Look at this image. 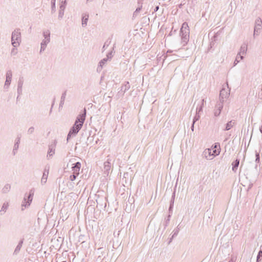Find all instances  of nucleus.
I'll return each mask as SVG.
<instances>
[{
    "label": "nucleus",
    "mask_w": 262,
    "mask_h": 262,
    "mask_svg": "<svg viewBox=\"0 0 262 262\" xmlns=\"http://www.w3.org/2000/svg\"><path fill=\"white\" fill-rule=\"evenodd\" d=\"M107 60V58H104L100 60L97 69V71H100L102 70L103 66L106 62Z\"/></svg>",
    "instance_id": "6ab92c4d"
},
{
    "label": "nucleus",
    "mask_w": 262,
    "mask_h": 262,
    "mask_svg": "<svg viewBox=\"0 0 262 262\" xmlns=\"http://www.w3.org/2000/svg\"><path fill=\"white\" fill-rule=\"evenodd\" d=\"M50 42L49 41H47L46 40H42L41 43H40V53H42V52H43L46 47H47V45Z\"/></svg>",
    "instance_id": "aec40b11"
},
{
    "label": "nucleus",
    "mask_w": 262,
    "mask_h": 262,
    "mask_svg": "<svg viewBox=\"0 0 262 262\" xmlns=\"http://www.w3.org/2000/svg\"><path fill=\"white\" fill-rule=\"evenodd\" d=\"M208 150L209 151V154H211V150L210 149H208Z\"/></svg>",
    "instance_id": "bf43d9fd"
},
{
    "label": "nucleus",
    "mask_w": 262,
    "mask_h": 262,
    "mask_svg": "<svg viewBox=\"0 0 262 262\" xmlns=\"http://www.w3.org/2000/svg\"><path fill=\"white\" fill-rule=\"evenodd\" d=\"M17 92L18 94V96L17 98H18V97L22 94L23 88H17Z\"/></svg>",
    "instance_id": "58836bf2"
},
{
    "label": "nucleus",
    "mask_w": 262,
    "mask_h": 262,
    "mask_svg": "<svg viewBox=\"0 0 262 262\" xmlns=\"http://www.w3.org/2000/svg\"><path fill=\"white\" fill-rule=\"evenodd\" d=\"M64 15V11L63 10H59V13H58V18L59 19H61L62 18Z\"/></svg>",
    "instance_id": "f704fd0d"
},
{
    "label": "nucleus",
    "mask_w": 262,
    "mask_h": 262,
    "mask_svg": "<svg viewBox=\"0 0 262 262\" xmlns=\"http://www.w3.org/2000/svg\"><path fill=\"white\" fill-rule=\"evenodd\" d=\"M93 1V0H86V1H87V2H88V1H91V2H92V1Z\"/></svg>",
    "instance_id": "680f3d73"
},
{
    "label": "nucleus",
    "mask_w": 262,
    "mask_h": 262,
    "mask_svg": "<svg viewBox=\"0 0 262 262\" xmlns=\"http://www.w3.org/2000/svg\"><path fill=\"white\" fill-rule=\"evenodd\" d=\"M86 116V110L85 108L83 110V113L81 114H79L76 118V121L73 128H74L78 130H80L83 124V123L85 119Z\"/></svg>",
    "instance_id": "7ed1b4c3"
},
{
    "label": "nucleus",
    "mask_w": 262,
    "mask_h": 262,
    "mask_svg": "<svg viewBox=\"0 0 262 262\" xmlns=\"http://www.w3.org/2000/svg\"><path fill=\"white\" fill-rule=\"evenodd\" d=\"M255 157H256L255 162L258 163L260 161V156H259V152L256 151H255Z\"/></svg>",
    "instance_id": "473e14b6"
},
{
    "label": "nucleus",
    "mask_w": 262,
    "mask_h": 262,
    "mask_svg": "<svg viewBox=\"0 0 262 262\" xmlns=\"http://www.w3.org/2000/svg\"><path fill=\"white\" fill-rule=\"evenodd\" d=\"M180 224L177 226V228L174 229L173 231V234L170 239L169 243L171 242L172 238H173L174 237H176L179 233V232L180 231Z\"/></svg>",
    "instance_id": "a878e982"
},
{
    "label": "nucleus",
    "mask_w": 262,
    "mask_h": 262,
    "mask_svg": "<svg viewBox=\"0 0 262 262\" xmlns=\"http://www.w3.org/2000/svg\"><path fill=\"white\" fill-rule=\"evenodd\" d=\"M34 127L33 126L30 127L28 130H27V134L29 135L32 134L34 132Z\"/></svg>",
    "instance_id": "2f4dec72"
},
{
    "label": "nucleus",
    "mask_w": 262,
    "mask_h": 262,
    "mask_svg": "<svg viewBox=\"0 0 262 262\" xmlns=\"http://www.w3.org/2000/svg\"><path fill=\"white\" fill-rule=\"evenodd\" d=\"M81 167V163L79 162H76L72 166V169L73 171V173L79 174V171Z\"/></svg>",
    "instance_id": "4468645a"
},
{
    "label": "nucleus",
    "mask_w": 262,
    "mask_h": 262,
    "mask_svg": "<svg viewBox=\"0 0 262 262\" xmlns=\"http://www.w3.org/2000/svg\"><path fill=\"white\" fill-rule=\"evenodd\" d=\"M79 130L74 128H73L72 127L68 134V136H67V141L68 142L69 139H70V138L72 137V136H75L77 133L79 132Z\"/></svg>",
    "instance_id": "ddd939ff"
},
{
    "label": "nucleus",
    "mask_w": 262,
    "mask_h": 262,
    "mask_svg": "<svg viewBox=\"0 0 262 262\" xmlns=\"http://www.w3.org/2000/svg\"><path fill=\"white\" fill-rule=\"evenodd\" d=\"M180 35L181 36V43L183 46H185L189 39V29L187 23L182 24L180 30Z\"/></svg>",
    "instance_id": "f257e3e1"
},
{
    "label": "nucleus",
    "mask_w": 262,
    "mask_h": 262,
    "mask_svg": "<svg viewBox=\"0 0 262 262\" xmlns=\"http://www.w3.org/2000/svg\"><path fill=\"white\" fill-rule=\"evenodd\" d=\"M77 176H78V174L73 173V174H72L70 176L69 179L71 181H73L76 179Z\"/></svg>",
    "instance_id": "4c0bfd02"
},
{
    "label": "nucleus",
    "mask_w": 262,
    "mask_h": 262,
    "mask_svg": "<svg viewBox=\"0 0 262 262\" xmlns=\"http://www.w3.org/2000/svg\"><path fill=\"white\" fill-rule=\"evenodd\" d=\"M89 15L87 13L82 14V26L83 27H85L87 25V23L89 20Z\"/></svg>",
    "instance_id": "f3484780"
},
{
    "label": "nucleus",
    "mask_w": 262,
    "mask_h": 262,
    "mask_svg": "<svg viewBox=\"0 0 262 262\" xmlns=\"http://www.w3.org/2000/svg\"><path fill=\"white\" fill-rule=\"evenodd\" d=\"M239 59H240L239 55H237V56L236 57V59L234 62V66H235L236 64H237L239 62Z\"/></svg>",
    "instance_id": "ea45409f"
},
{
    "label": "nucleus",
    "mask_w": 262,
    "mask_h": 262,
    "mask_svg": "<svg viewBox=\"0 0 262 262\" xmlns=\"http://www.w3.org/2000/svg\"><path fill=\"white\" fill-rule=\"evenodd\" d=\"M194 124H193V122H192V125L191 126V129L192 131H193L194 130Z\"/></svg>",
    "instance_id": "603ef678"
},
{
    "label": "nucleus",
    "mask_w": 262,
    "mask_h": 262,
    "mask_svg": "<svg viewBox=\"0 0 262 262\" xmlns=\"http://www.w3.org/2000/svg\"><path fill=\"white\" fill-rule=\"evenodd\" d=\"M169 52H171V51H169V50L167 51V53H169Z\"/></svg>",
    "instance_id": "e2e57ef3"
},
{
    "label": "nucleus",
    "mask_w": 262,
    "mask_h": 262,
    "mask_svg": "<svg viewBox=\"0 0 262 262\" xmlns=\"http://www.w3.org/2000/svg\"><path fill=\"white\" fill-rule=\"evenodd\" d=\"M66 0L61 1L60 6L59 7V10L64 11V9L66 8Z\"/></svg>",
    "instance_id": "c756f323"
},
{
    "label": "nucleus",
    "mask_w": 262,
    "mask_h": 262,
    "mask_svg": "<svg viewBox=\"0 0 262 262\" xmlns=\"http://www.w3.org/2000/svg\"><path fill=\"white\" fill-rule=\"evenodd\" d=\"M213 152L214 154L217 155L219 154V152H218V153L216 152V149H215L214 150H213Z\"/></svg>",
    "instance_id": "5fc2aeb1"
},
{
    "label": "nucleus",
    "mask_w": 262,
    "mask_h": 262,
    "mask_svg": "<svg viewBox=\"0 0 262 262\" xmlns=\"http://www.w3.org/2000/svg\"><path fill=\"white\" fill-rule=\"evenodd\" d=\"M170 216H171V215L169 214V215L168 216V218H167V219H170Z\"/></svg>",
    "instance_id": "052dcab7"
},
{
    "label": "nucleus",
    "mask_w": 262,
    "mask_h": 262,
    "mask_svg": "<svg viewBox=\"0 0 262 262\" xmlns=\"http://www.w3.org/2000/svg\"><path fill=\"white\" fill-rule=\"evenodd\" d=\"M110 42H111V41H106V42L104 43V45H103V50H105L106 48H107L108 47V46H109V45H110Z\"/></svg>",
    "instance_id": "37998d69"
},
{
    "label": "nucleus",
    "mask_w": 262,
    "mask_h": 262,
    "mask_svg": "<svg viewBox=\"0 0 262 262\" xmlns=\"http://www.w3.org/2000/svg\"><path fill=\"white\" fill-rule=\"evenodd\" d=\"M17 53V49L16 47H14L11 49V54L12 55H15Z\"/></svg>",
    "instance_id": "72a5a7b5"
},
{
    "label": "nucleus",
    "mask_w": 262,
    "mask_h": 262,
    "mask_svg": "<svg viewBox=\"0 0 262 262\" xmlns=\"http://www.w3.org/2000/svg\"><path fill=\"white\" fill-rule=\"evenodd\" d=\"M229 91L230 90H229L226 89L225 88H223L220 91L219 102L222 101V103H223L224 99L227 98L229 96Z\"/></svg>",
    "instance_id": "423d86ee"
},
{
    "label": "nucleus",
    "mask_w": 262,
    "mask_h": 262,
    "mask_svg": "<svg viewBox=\"0 0 262 262\" xmlns=\"http://www.w3.org/2000/svg\"><path fill=\"white\" fill-rule=\"evenodd\" d=\"M159 6H156L154 9V12H157L159 10Z\"/></svg>",
    "instance_id": "8fccbe9b"
},
{
    "label": "nucleus",
    "mask_w": 262,
    "mask_h": 262,
    "mask_svg": "<svg viewBox=\"0 0 262 262\" xmlns=\"http://www.w3.org/2000/svg\"><path fill=\"white\" fill-rule=\"evenodd\" d=\"M12 77V72L11 70H9L7 71L6 74V81L4 86V89L7 90L11 84Z\"/></svg>",
    "instance_id": "39448f33"
},
{
    "label": "nucleus",
    "mask_w": 262,
    "mask_h": 262,
    "mask_svg": "<svg viewBox=\"0 0 262 262\" xmlns=\"http://www.w3.org/2000/svg\"><path fill=\"white\" fill-rule=\"evenodd\" d=\"M204 101V99H202L200 104H198V105L202 106V107L203 108Z\"/></svg>",
    "instance_id": "a18cd8bd"
},
{
    "label": "nucleus",
    "mask_w": 262,
    "mask_h": 262,
    "mask_svg": "<svg viewBox=\"0 0 262 262\" xmlns=\"http://www.w3.org/2000/svg\"><path fill=\"white\" fill-rule=\"evenodd\" d=\"M203 108L202 106H200L199 105H198L196 108V112L197 114H200V112H202Z\"/></svg>",
    "instance_id": "a19ab883"
},
{
    "label": "nucleus",
    "mask_w": 262,
    "mask_h": 262,
    "mask_svg": "<svg viewBox=\"0 0 262 262\" xmlns=\"http://www.w3.org/2000/svg\"><path fill=\"white\" fill-rule=\"evenodd\" d=\"M262 28V20L260 18H257L255 20L254 30V35L255 34L258 35L259 33V31Z\"/></svg>",
    "instance_id": "0eeeda50"
},
{
    "label": "nucleus",
    "mask_w": 262,
    "mask_h": 262,
    "mask_svg": "<svg viewBox=\"0 0 262 262\" xmlns=\"http://www.w3.org/2000/svg\"><path fill=\"white\" fill-rule=\"evenodd\" d=\"M54 102H55V99H54L53 102V103L52 104V106H51V108L50 112L52 111V107H53V105L54 104Z\"/></svg>",
    "instance_id": "864d4df0"
},
{
    "label": "nucleus",
    "mask_w": 262,
    "mask_h": 262,
    "mask_svg": "<svg viewBox=\"0 0 262 262\" xmlns=\"http://www.w3.org/2000/svg\"><path fill=\"white\" fill-rule=\"evenodd\" d=\"M259 257H260V256H258V255H257V262H258V261L259 259Z\"/></svg>",
    "instance_id": "13d9d810"
},
{
    "label": "nucleus",
    "mask_w": 262,
    "mask_h": 262,
    "mask_svg": "<svg viewBox=\"0 0 262 262\" xmlns=\"http://www.w3.org/2000/svg\"><path fill=\"white\" fill-rule=\"evenodd\" d=\"M24 84V78L23 77H20L18 81L17 88H23Z\"/></svg>",
    "instance_id": "cd10ccee"
},
{
    "label": "nucleus",
    "mask_w": 262,
    "mask_h": 262,
    "mask_svg": "<svg viewBox=\"0 0 262 262\" xmlns=\"http://www.w3.org/2000/svg\"><path fill=\"white\" fill-rule=\"evenodd\" d=\"M220 144L219 143H216L214 145V148H217L218 147L220 148Z\"/></svg>",
    "instance_id": "de8ad7c7"
},
{
    "label": "nucleus",
    "mask_w": 262,
    "mask_h": 262,
    "mask_svg": "<svg viewBox=\"0 0 262 262\" xmlns=\"http://www.w3.org/2000/svg\"><path fill=\"white\" fill-rule=\"evenodd\" d=\"M247 51V46L246 45H242L241 47L239 52L237 55H239L240 60L244 59V55L246 54Z\"/></svg>",
    "instance_id": "f8f14e48"
},
{
    "label": "nucleus",
    "mask_w": 262,
    "mask_h": 262,
    "mask_svg": "<svg viewBox=\"0 0 262 262\" xmlns=\"http://www.w3.org/2000/svg\"><path fill=\"white\" fill-rule=\"evenodd\" d=\"M8 207V204L7 203L3 204V205L1 208V209L0 210V214L1 215L4 214L6 212V210H7Z\"/></svg>",
    "instance_id": "bb28decb"
},
{
    "label": "nucleus",
    "mask_w": 262,
    "mask_h": 262,
    "mask_svg": "<svg viewBox=\"0 0 262 262\" xmlns=\"http://www.w3.org/2000/svg\"><path fill=\"white\" fill-rule=\"evenodd\" d=\"M169 221H170V219H167L164 224V229H166V228L167 227V226L168 225L169 223Z\"/></svg>",
    "instance_id": "c03bdc74"
},
{
    "label": "nucleus",
    "mask_w": 262,
    "mask_h": 262,
    "mask_svg": "<svg viewBox=\"0 0 262 262\" xmlns=\"http://www.w3.org/2000/svg\"><path fill=\"white\" fill-rule=\"evenodd\" d=\"M20 138L19 137H17V138L15 140V142L14 143L13 149V155H15L18 147H19V144L20 143Z\"/></svg>",
    "instance_id": "dca6fc26"
},
{
    "label": "nucleus",
    "mask_w": 262,
    "mask_h": 262,
    "mask_svg": "<svg viewBox=\"0 0 262 262\" xmlns=\"http://www.w3.org/2000/svg\"><path fill=\"white\" fill-rule=\"evenodd\" d=\"M142 2L141 1H138V6H139L140 5H141L142 6Z\"/></svg>",
    "instance_id": "3c124183"
},
{
    "label": "nucleus",
    "mask_w": 262,
    "mask_h": 262,
    "mask_svg": "<svg viewBox=\"0 0 262 262\" xmlns=\"http://www.w3.org/2000/svg\"><path fill=\"white\" fill-rule=\"evenodd\" d=\"M175 195H176V190H174L173 191V192L172 193V196H171V200H170V202H171L172 204H174Z\"/></svg>",
    "instance_id": "79ce46f5"
},
{
    "label": "nucleus",
    "mask_w": 262,
    "mask_h": 262,
    "mask_svg": "<svg viewBox=\"0 0 262 262\" xmlns=\"http://www.w3.org/2000/svg\"><path fill=\"white\" fill-rule=\"evenodd\" d=\"M223 107V103L221 102H217L216 104L215 105V108L214 110V115L215 117H218L220 116Z\"/></svg>",
    "instance_id": "1a4fd4ad"
},
{
    "label": "nucleus",
    "mask_w": 262,
    "mask_h": 262,
    "mask_svg": "<svg viewBox=\"0 0 262 262\" xmlns=\"http://www.w3.org/2000/svg\"><path fill=\"white\" fill-rule=\"evenodd\" d=\"M21 41V36L20 29H15L11 34V44L14 47H18Z\"/></svg>",
    "instance_id": "f03ea898"
},
{
    "label": "nucleus",
    "mask_w": 262,
    "mask_h": 262,
    "mask_svg": "<svg viewBox=\"0 0 262 262\" xmlns=\"http://www.w3.org/2000/svg\"><path fill=\"white\" fill-rule=\"evenodd\" d=\"M33 192L31 191L29 194H25L24 200L21 203V210H24V208H28L30 206V204L33 200Z\"/></svg>",
    "instance_id": "20e7f679"
},
{
    "label": "nucleus",
    "mask_w": 262,
    "mask_h": 262,
    "mask_svg": "<svg viewBox=\"0 0 262 262\" xmlns=\"http://www.w3.org/2000/svg\"><path fill=\"white\" fill-rule=\"evenodd\" d=\"M239 160H238V159H236L235 161H234L233 163H232V170L234 172H236L237 169V167H238V165H239Z\"/></svg>",
    "instance_id": "b1692460"
},
{
    "label": "nucleus",
    "mask_w": 262,
    "mask_h": 262,
    "mask_svg": "<svg viewBox=\"0 0 262 262\" xmlns=\"http://www.w3.org/2000/svg\"><path fill=\"white\" fill-rule=\"evenodd\" d=\"M128 176V172H125L123 174V178L126 179Z\"/></svg>",
    "instance_id": "09e8293b"
},
{
    "label": "nucleus",
    "mask_w": 262,
    "mask_h": 262,
    "mask_svg": "<svg viewBox=\"0 0 262 262\" xmlns=\"http://www.w3.org/2000/svg\"><path fill=\"white\" fill-rule=\"evenodd\" d=\"M200 118V116L199 114H197V113L196 112V114L193 119L192 122H193V124H194L196 121L199 120Z\"/></svg>",
    "instance_id": "7c9ffc66"
},
{
    "label": "nucleus",
    "mask_w": 262,
    "mask_h": 262,
    "mask_svg": "<svg viewBox=\"0 0 262 262\" xmlns=\"http://www.w3.org/2000/svg\"><path fill=\"white\" fill-rule=\"evenodd\" d=\"M235 123L234 120H231L230 121H229L226 125L225 130H229L235 124Z\"/></svg>",
    "instance_id": "5701e85b"
},
{
    "label": "nucleus",
    "mask_w": 262,
    "mask_h": 262,
    "mask_svg": "<svg viewBox=\"0 0 262 262\" xmlns=\"http://www.w3.org/2000/svg\"><path fill=\"white\" fill-rule=\"evenodd\" d=\"M173 207V204H172L171 202H170V206H169V211L170 212L171 210H172V208Z\"/></svg>",
    "instance_id": "49530a36"
},
{
    "label": "nucleus",
    "mask_w": 262,
    "mask_h": 262,
    "mask_svg": "<svg viewBox=\"0 0 262 262\" xmlns=\"http://www.w3.org/2000/svg\"><path fill=\"white\" fill-rule=\"evenodd\" d=\"M24 238H23L19 241L18 245L16 247V248L13 252V255H16L19 253V252L22 247L23 244L24 243Z\"/></svg>",
    "instance_id": "2eb2a0df"
},
{
    "label": "nucleus",
    "mask_w": 262,
    "mask_h": 262,
    "mask_svg": "<svg viewBox=\"0 0 262 262\" xmlns=\"http://www.w3.org/2000/svg\"><path fill=\"white\" fill-rule=\"evenodd\" d=\"M142 7L141 5H140L139 6H138V7L137 8V9H136V10L135 11V12L133 13V16L134 17H136L137 16L138 13L139 12H140V11L142 9Z\"/></svg>",
    "instance_id": "c85d7f7f"
},
{
    "label": "nucleus",
    "mask_w": 262,
    "mask_h": 262,
    "mask_svg": "<svg viewBox=\"0 0 262 262\" xmlns=\"http://www.w3.org/2000/svg\"><path fill=\"white\" fill-rule=\"evenodd\" d=\"M261 254H262V251H260L258 252V256H260V255Z\"/></svg>",
    "instance_id": "4d7b16f0"
},
{
    "label": "nucleus",
    "mask_w": 262,
    "mask_h": 262,
    "mask_svg": "<svg viewBox=\"0 0 262 262\" xmlns=\"http://www.w3.org/2000/svg\"><path fill=\"white\" fill-rule=\"evenodd\" d=\"M115 47V45H114V47L113 48H114ZM113 50H114V49H113ZM113 50H112V51L110 52L107 54V58L108 59H111L112 57H113Z\"/></svg>",
    "instance_id": "e433bc0d"
},
{
    "label": "nucleus",
    "mask_w": 262,
    "mask_h": 262,
    "mask_svg": "<svg viewBox=\"0 0 262 262\" xmlns=\"http://www.w3.org/2000/svg\"><path fill=\"white\" fill-rule=\"evenodd\" d=\"M43 36L44 37L43 40L47 41H50V32L47 30L43 32Z\"/></svg>",
    "instance_id": "412c9836"
},
{
    "label": "nucleus",
    "mask_w": 262,
    "mask_h": 262,
    "mask_svg": "<svg viewBox=\"0 0 262 262\" xmlns=\"http://www.w3.org/2000/svg\"><path fill=\"white\" fill-rule=\"evenodd\" d=\"M228 262H235V260L232 258Z\"/></svg>",
    "instance_id": "6e6d98bb"
},
{
    "label": "nucleus",
    "mask_w": 262,
    "mask_h": 262,
    "mask_svg": "<svg viewBox=\"0 0 262 262\" xmlns=\"http://www.w3.org/2000/svg\"><path fill=\"white\" fill-rule=\"evenodd\" d=\"M66 95H67L66 91H64L62 94V95H61V98H60V101L59 105V110L62 109V108L63 107V105L64 102V100H65L66 97Z\"/></svg>",
    "instance_id": "a211bd4d"
},
{
    "label": "nucleus",
    "mask_w": 262,
    "mask_h": 262,
    "mask_svg": "<svg viewBox=\"0 0 262 262\" xmlns=\"http://www.w3.org/2000/svg\"><path fill=\"white\" fill-rule=\"evenodd\" d=\"M130 84L129 82H125L121 87L120 92H118V95H121V96L123 95L126 91L130 89Z\"/></svg>",
    "instance_id": "9d476101"
},
{
    "label": "nucleus",
    "mask_w": 262,
    "mask_h": 262,
    "mask_svg": "<svg viewBox=\"0 0 262 262\" xmlns=\"http://www.w3.org/2000/svg\"><path fill=\"white\" fill-rule=\"evenodd\" d=\"M11 189V185L9 184H6L3 188L2 191L3 193H8Z\"/></svg>",
    "instance_id": "393cba45"
},
{
    "label": "nucleus",
    "mask_w": 262,
    "mask_h": 262,
    "mask_svg": "<svg viewBox=\"0 0 262 262\" xmlns=\"http://www.w3.org/2000/svg\"><path fill=\"white\" fill-rule=\"evenodd\" d=\"M55 1H56V0H52L51 1L52 11H54V12L55 11Z\"/></svg>",
    "instance_id": "c9c22d12"
},
{
    "label": "nucleus",
    "mask_w": 262,
    "mask_h": 262,
    "mask_svg": "<svg viewBox=\"0 0 262 262\" xmlns=\"http://www.w3.org/2000/svg\"><path fill=\"white\" fill-rule=\"evenodd\" d=\"M111 160H110L109 159L107 160L106 161H105L103 164V170L104 173L108 175V174L110 172V171L111 169Z\"/></svg>",
    "instance_id": "9b49d317"
},
{
    "label": "nucleus",
    "mask_w": 262,
    "mask_h": 262,
    "mask_svg": "<svg viewBox=\"0 0 262 262\" xmlns=\"http://www.w3.org/2000/svg\"><path fill=\"white\" fill-rule=\"evenodd\" d=\"M50 166L47 165L43 170V174L41 179V184L45 185L47 183L48 177L49 172Z\"/></svg>",
    "instance_id": "6e6552de"
},
{
    "label": "nucleus",
    "mask_w": 262,
    "mask_h": 262,
    "mask_svg": "<svg viewBox=\"0 0 262 262\" xmlns=\"http://www.w3.org/2000/svg\"><path fill=\"white\" fill-rule=\"evenodd\" d=\"M56 144V141H54V145H50L49 150L48 151V155H49V156H52L54 153H55V149L54 148V146Z\"/></svg>",
    "instance_id": "4be33fe9"
}]
</instances>
